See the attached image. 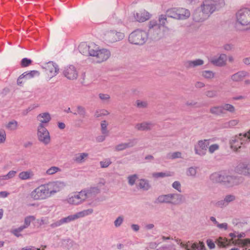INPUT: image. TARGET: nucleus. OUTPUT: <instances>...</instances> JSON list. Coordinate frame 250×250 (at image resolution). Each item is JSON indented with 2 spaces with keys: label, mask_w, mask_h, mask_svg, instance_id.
I'll list each match as a JSON object with an SVG mask.
<instances>
[{
  "label": "nucleus",
  "mask_w": 250,
  "mask_h": 250,
  "mask_svg": "<svg viewBox=\"0 0 250 250\" xmlns=\"http://www.w3.org/2000/svg\"><path fill=\"white\" fill-rule=\"evenodd\" d=\"M125 38L124 33L116 30H110L105 32L104 40L106 43H113L122 40Z\"/></svg>",
  "instance_id": "obj_10"
},
{
  "label": "nucleus",
  "mask_w": 250,
  "mask_h": 250,
  "mask_svg": "<svg viewBox=\"0 0 250 250\" xmlns=\"http://www.w3.org/2000/svg\"><path fill=\"white\" fill-rule=\"evenodd\" d=\"M185 200L184 196L181 194L169 193L159 196L156 199V202L176 206L182 204Z\"/></svg>",
  "instance_id": "obj_2"
},
{
  "label": "nucleus",
  "mask_w": 250,
  "mask_h": 250,
  "mask_svg": "<svg viewBox=\"0 0 250 250\" xmlns=\"http://www.w3.org/2000/svg\"><path fill=\"white\" fill-rule=\"evenodd\" d=\"M215 205L217 207L219 208H224L226 207L227 205V203H226L224 199L223 200H219L217 202H216L215 204Z\"/></svg>",
  "instance_id": "obj_63"
},
{
  "label": "nucleus",
  "mask_w": 250,
  "mask_h": 250,
  "mask_svg": "<svg viewBox=\"0 0 250 250\" xmlns=\"http://www.w3.org/2000/svg\"><path fill=\"white\" fill-rule=\"evenodd\" d=\"M43 68L45 69L46 73L51 77L56 76L59 72L58 65L53 62H49L44 64Z\"/></svg>",
  "instance_id": "obj_18"
},
{
  "label": "nucleus",
  "mask_w": 250,
  "mask_h": 250,
  "mask_svg": "<svg viewBox=\"0 0 250 250\" xmlns=\"http://www.w3.org/2000/svg\"><path fill=\"white\" fill-rule=\"evenodd\" d=\"M63 76L70 80H75L78 76V71L73 65H68L64 67L62 71Z\"/></svg>",
  "instance_id": "obj_15"
},
{
  "label": "nucleus",
  "mask_w": 250,
  "mask_h": 250,
  "mask_svg": "<svg viewBox=\"0 0 250 250\" xmlns=\"http://www.w3.org/2000/svg\"><path fill=\"white\" fill-rule=\"evenodd\" d=\"M216 243L220 247H226L230 244V240L223 237H219L217 240Z\"/></svg>",
  "instance_id": "obj_35"
},
{
  "label": "nucleus",
  "mask_w": 250,
  "mask_h": 250,
  "mask_svg": "<svg viewBox=\"0 0 250 250\" xmlns=\"http://www.w3.org/2000/svg\"><path fill=\"white\" fill-rule=\"evenodd\" d=\"M172 187L178 191L181 192V185L179 181L174 182L172 184Z\"/></svg>",
  "instance_id": "obj_61"
},
{
  "label": "nucleus",
  "mask_w": 250,
  "mask_h": 250,
  "mask_svg": "<svg viewBox=\"0 0 250 250\" xmlns=\"http://www.w3.org/2000/svg\"><path fill=\"white\" fill-rule=\"evenodd\" d=\"M202 76L206 79L210 80L214 78L215 73L210 70H204L202 72Z\"/></svg>",
  "instance_id": "obj_37"
},
{
  "label": "nucleus",
  "mask_w": 250,
  "mask_h": 250,
  "mask_svg": "<svg viewBox=\"0 0 250 250\" xmlns=\"http://www.w3.org/2000/svg\"><path fill=\"white\" fill-rule=\"evenodd\" d=\"M35 217L34 216H29L25 218L24 225L22 226L24 229L27 228L30 226V223L32 221L35 220Z\"/></svg>",
  "instance_id": "obj_43"
},
{
  "label": "nucleus",
  "mask_w": 250,
  "mask_h": 250,
  "mask_svg": "<svg viewBox=\"0 0 250 250\" xmlns=\"http://www.w3.org/2000/svg\"><path fill=\"white\" fill-rule=\"evenodd\" d=\"M18 125V122L16 121L13 120L9 122L6 125V127L8 129L14 131L17 129Z\"/></svg>",
  "instance_id": "obj_41"
},
{
  "label": "nucleus",
  "mask_w": 250,
  "mask_h": 250,
  "mask_svg": "<svg viewBox=\"0 0 250 250\" xmlns=\"http://www.w3.org/2000/svg\"><path fill=\"white\" fill-rule=\"evenodd\" d=\"M206 95L209 98H214L217 96V92L216 90H208L206 92Z\"/></svg>",
  "instance_id": "obj_59"
},
{
  "label": "nucleus",
  "mask_w": 250,
  "mask_h": 250,
  "mask_svg": "<svg viewBox=\"0 0 250 250\" xmlns=\"http://www.w3.org/2000/svg\"><path fill=\"white\" fill-rule=\"evenodd\" d=\"M167 15H161L159 16V22L158 23L160 25V27L161 26H164L165 24L167 22V20L166 17Z\"/></svg>",
  "instance_id": "obj_50"
},
{
  "label": "nucleus",
  "mask_w": 250,
  "mask_h": 250,
  "mask_svg": "<svg viewBox=\"0 0 250 250\" xmlns=\"http://www.w3.org/2000/svg\"><path fill=\"white\" fill-rule=\"evenodd\" d=\"M34 176V174L31 170L23 171L19 174V178L22 180L31 179Z\"/></svg>",
  "instance_id": "obj_31"
},
{
  "label": "nucleus",
  "mask_w": 250,
  "mask_h": 250,
  "mask_svg": "<svg viewBox=\"0 0 250 250\" xmlns=\"http://www.w3.org/2000/svg\"><path fill=\"white\" fill-rule=\"evenodd\" d=\"M227 56L225 54H221L218 57H214L211 59L210 62L213 65L222 67L226 64Z\"/></svg>",
  "instance_id": "obj_23"
},
{
  "label": "nucleus",
  "mask_w": 250,
  "mask_h": 250,
  "mask_svg": "<svg viewBox=\"0 0 250 250\" xmlns=\"http://www.w3.org/2000/svg\"><path fill=\"white\" fill-rule=\"evenodd\" d=\"M61 171V169L59 167L52 166L46 170L45 173L48 175H52Z\"/></svg>",
  "instance_id": "obj_40"
},
{
  "label": "nucleus",
  "mask_w": 250,
  "mask_h": 250,
  "mask_svg": "<svg viewBox=\"0 0 250 250\" xmlns=\"http://www.w3.org/2000/svg\"><path fill=\"white\" fill-rule=\"evenodd\" d=\"M154 126V124L151 122H143L135 125V128L139 131H147L151 129Z\"/></svg>",
  "instance_id": "obj_27"
},
{
  "label": "nucleus",
  "mask_w": 250,
  "mask_h": 250,
  "mask_svg": "<svg viewBox=\"0 0 250 250\" xmlns=\"http://www.w3.org/2000/svg\"><path fill=\"white\" fill-rule=\"evenodd\" d=\"M209 17V15L201 7L196 9L193 14V20L196 22H202Z\"/></svg>",
  "instance_id": "obj_20"
},
{
  "label": "nucleus",
  "mask_w": 250,
  "mask_h": 250,
  "mask_svg": "<svg viewBox=\"0 0 250 250\" xmlns=\"http://www.w3.org/2000/svg\"><path fill=\"white\" fill-rule=\"evenodd\" d=\"M250 142V129L246 133L239 134L232 137L230 141L231 148L235 151H239L242 147Z\"/></svg>",
  "instance_id": "obj_3"
},
{
  "label": "nucleus",
  "mask_w": 250,
  "mask_h": 250,
  "mask_svg": "<svg viewBox=\"0 0 250 250\" xmlns=\"http://www.w3.org/2000/svg\"><path fill=\"white\" fill-rule=\"evenodd\" d=\"M51 119L50 115L48 112L41 113L37 116V120L41 122L40 124L42 125L43 124L48 123L51 120Z\"/></svg>",
  "instance_id": "obj_32"
},
{
  "label": "nucleus",
  "mask_w": 250,
  "mask_h": 250,
  "mask_svg": "<svg viewBox=\"0 0 250 250\" xmlns=\"http://www.w3.org/2000/svg\"><path fill=\"white\" fill-rule=\"evenodd\" d=\"M82 191L86 200L87 198H92L95 197L100 193L101 190L98 187H91Z\"/></svg>",
  "instance_id": "obj_22"
},
{
  "label": "nucleus",
  "mask_w": 250,
  "mask_h": 250,
  "mask_svg": "<svg viewBox=\"0 0 250 250\" xmlns=\"http://www.w3.org/2000/svg\"><path fill=\"white\" fill-rule=\"evenodd\" d=\"M134 18L137 21L144 22L149 19L150 15L148 12L144 11L139 13H136L134 14Z\"/></svg>",
  "instance_id": "obj_28"
},
{
  "label": "nucleus",
  "mask_w": 250,
  "mask_h": 250,
  "mask_svg": "<svg viewBox=\"0 0 250 250\" xmlns=\"http://www.w3.org/2000/svg\"><path fill=\"white\" fill-rule=\"evenodd\" d=\"M238 120H231L228 122L224 123V127L226 128L231 127L236 125L238 124Z\"/></svg>",
  "instance_id": "obj_45"
},
{
  "label": "nucleus",
  "mask_w": 250,
  "mask_h": 250,
  "mask_svg": "<svg viewBox=\"0 0 250 250\" xmlns=\"http://www.w3.org/2000/svg\"><path fill=\"white\" fill-rule=\"evenodd\" d=\"M82 191H81L72 195L67 199L68 203L74 205L82 203L85 200V197Z\"/></svg>",
  "instance_id": "obj_19"
},
{
  "label": "nucleus",
  "mask_w": 250,
  "mask_h": 250,
  "mask_svg": "<svg viewBox=\"0 0 250 250\" xmlns=\"http://www.w3.org/2000/svg\"><path fill=\"white\" fill-rule=\"evenodd\" d=\"M108 124L105 120L102 121L101 125V131L103 135H108V131L107 130V126Z\"/></svg>",
  "instance_id": "obj_44"
},
{
  "label": "nucleus",
  "mask_w": 250,
  "mask_h": 250,
  "mask_svg": "<svg viewBox=\"0 0 250 250\" xmlns=\"http://www.w3.org/2000/svg\"><path fill=\"white\" fill-rule=\"evenodd\" d=\"M93 212V209L92 208H89L87 209L83 210V211L78 212L75 214L70 215L67 217L62 218L61 221L62 224L69 223L76 219L80 218L83 217L84 216L89 215Z\"/></svg>",
  "instance_id": "obj_11"
},
{
  "label": "nucleus",
  "mask_w": 250,
  "mask_h": 250,
  "mask_svg": "<svg viewBox=\"0 0 250 250\" xmlns=\"http://www.w3.org/2000/svg\"><path fill=\"white\" fill-rule=\"evenodd\" d=\"M50 196L51 195L47 184L39 186L34 189L30 193L31 198L34 200H45Z\"/></svg>",
  "instance_id": "obj_6"
},
{
  "label": "nucleus",
  "mask_w": 250,
  "mask_h": 250,
  "mask_svg": "<svg viewBox=\"0 0 250 250\" xmlns=\"http://www.w3.org/2000/svg\"><path fill=\"white\" fill-rule=\"evenodd\" d=\"M235 20L236 25L250 29V8L239 9L235 14Z\"/></svg>",
  "instance_id": "obj_4"
},
{
  "label": "nucleus",
  "mask_w": 250,
  "mask_h": 250,
  "mask_svg": "<svg viewBox=\"0 0 250 250\" xmlns=\"http://www.w3.org/2000/svg\"><path fill=\"white\" fill-rule=\"evenodd\" d=\"M209 139L201 140L198 141L194 146L195 153L201 156L206 154L207 148L209 145Z\"/></svg>",
  "instance_id": "obj_13"
},
{
  "label": "nucleus",
  "mask_w": 250,
  "mask_h": 250,
  "mask_svg": "<svg viewBox=\"0 0 250 250\" xmlns=\"http://www.w3.org/2000/svg\"><path fill=\"white\" fill-rule=\"evenodd\" d=\"M209 112L211 114L217 116L224 114L222 105L211 107L209 109Z\"/></svg>",
  "instance_id": "obj_34"
},
{
  "label": "nucleus",
  "mask_w": 250,
  "mask_h": 250,
  "mask_svg": "<svg viewBox=\"0 0 250 250\" xmlns=\"http://www.w3.org/2000/svg\"><path fill=\"white\" fill-rule=\"evenodd\" d=\"M152 176L153 177L158 178H163L165 177H168L171 176V174L169 172H155L152 174Z\"/></svg>",
  "instance_id": "obj_46"
},
{
  "label": "nucleus",
  "mask_w": 250,
  "mask_h": 250,
  "mask_svg": "<svg viewBox=\"0 0 250 250\" xmlns=\"http://www.w3.org/2000/svg\"><path fill=\"white\" fill-rule=\"evenodd\" d=\"M24 229V228L21 226L18 228L13 229L11 230V232L16 236L17 237H20L21 235L20 233Z\"/></svg>",
  "instance_id": "obj_51"
},
{
  "label": "nucleus",
  "mask_w": 250,
  "mask_h": 250,
  "mask_svg": "<svg viewBox=\"0 0 250 250\" xmlns=\"http://www.w3.org/2000/svg\"><path fill=\"white\" fill-rule=\"evenodd\" d=\"M40 73L37 70H33L30 72H25L21 75V78L31 79L36 75H39Z\"/></svg>",
  "instance_id": "obj_36"
},
{
  "label": "nucleus",
  "mask_w": 250,
  "mask_h": 250,
  "mask_svg": "<svg viewBox=\"0 0 250 250\" xmlns=\"http://www.w3.org/2000/svg\"><path fill=\"white\" fill-rule=\"evenodd\" d=\"M96 45L94 43H91L87 45L85 43H82L79 46V50L81 53L85 56H92L93 50H94Z\"/></svg>",
  "instance_id": "obj_21"
},
{
  "label": "nucleus",
  "mask_w": 250,
  "mask_h": 250,
  "mask_svg": "<svg viewBox=\"0 0 250 250\" xmlns=\"http://www.w3.org/2000/svg\"><path fill=\"white\" fill-rule=\"evenodd\" d=\"M197 173V167H190L187 171V175L188 176L195 177Z\"/></svg>",
  "instance_id": "obj_48"
},
{
  "label": "nucleus",
  "mask_w": 250,
  "mask_h": 250,
  "mask_svg": "<svg viewBox=\"0 0 250 250\" xmlns=\"http://www.w3.org/2000/svg\"><path fill=\"white\" fill-rule=\"evenodd\" d=\"M229 235L232 238L238 237L239 238L244 237L245 236V234L244 233H238L237 232H234L233 233H230Z\"/></svg>",
  "instance_id": "obj_62"
},
{
  "label": "nucleus",
  "mask_w": 250,
  "mask_h": 250,
  "mask_svg": "<svg viewBox=\"0 0 250 250\" xmlns=\"http://www.w3.org/2000/svg\"><path fill=\"white\" fill-rule=\"evenodd\" d=\"M235 245L238 244L242 247L250 245V239H238L233 242Z\"/></svg>",
  "instance_id": "obj_38"
},
{
  "label": "nucleus",
  "mask_w": 250,
  "mask_h": 250,
  "mask_svg": "<svg viewBox=\"0 0 250 250\" xmlns=\"http://www.w3.org/2000/svg\"><path fill=\"white\" fill-rule=\"evenodd\" d=\"M112 163L109 158H107L100 162L102 168L107 167Z\"/></svg>",
  "instance_id": "obj_53"
},
{
  "label": "nucleus",
  "mask_w": 250,
  "mask_h": 250,
  "mask_svg": "<svg viewBox=\"0 0 250 250\" xmlns=\"http://www.w3.org/2000/svg\"><path fill=\"white\" fill-rule=\"evenodd\" d=\"M92 56L95 58V61L97 63H101L108 60L111 55L110 51L105 48L99 49L96 45L94 50L91 52Z\"/></svg>",
  "instance_id": "obj_9"
},
{
  "label": "nucleus",
  "mask_w": 250,
  "mask_h": 250,
  "mask_svg": "<svg viewBox=\"0 0 250 250\" xmlns=\"http://www.w3.org/2000/svg\"><path fill=\"white\" fill-rule=\"evenodd\" d=\"M32 61L30 59L25 58L21 60V65L22 67H25L30 65Z\"/></svg>",
  "instance_id": "obj_54"
},
{
  "label": "nucleus",
  "mask_w": 250,
  "mask_h": 250,
  "mask_svg": "<svg viewBox=\"0 0 250 250\" xmlns=\"http://www.w3.org/2000/svg\"><path fill=\"white\" fill-rule=\"evenodd\" d=\"M77 113L74 112L73 114L74 115L79 114L80 116L83 118H84L86 116V110L84 107L82 106L79 105L77 107Z\"/></svg>",
  "instance_id": "obj_42"
},
{
  "label": "nucleus",
  "mask_w": 250,
  "mask_h": 250,
  "mask_svg": "<svg viewBox=\"0 0 250 250\" xmlns=\"http://www.w3.org/2000/svg\"><path fill=\"white\" fill-rule=\"evenodd\" d=\"M38 137L39 140L44 145H47L50 143L49 133L42 124H40L38 128Z\"/></svg>",
  "instance_id": "obj_14"
},
{
  "label": "nucleus",
  "mask_w": 250,
  "mask_h": 250,
  "mask_svg": "<svg viewBox=\"0 0 250 250\" xmlns=\"http://www.w3.org/2000/svg\"><path fill=\"white\" fill-rule=\"evenodd\" d=\"M181 153L180 152H175L172 153H168L167 155L168 159H174L181 157Z\"/></svg>",
  "instance_id": "obj_52"
},
{
  "label": "nucleus",
  "mask_w": 250,
  "mask_h": 250,
  "mask_svg": "<svg viewBox=\"0 0 250 250\" xmlns=\"http://www.w3.org/2000/svg\"><path fill=\"white\" fill-rule=\"evenodd\" d=\"M138 178V175L137 174H133L128 176L127 177L128 184L130 186L134 185Z\"/></svg>",
  "instance_id": "obj_47"
},
{
  "label": "nucleus",
  "mask_w": 250,
  "mask_h": 250,
  "mask_svg": "<svg viewBox=\"0 0 250 250\" xmlns=\"http://www.w3.org/2000/svg\"><path fill=\"white\" fill-rule=\"evenodd\" d=\"M219 148V146L218 144L211 145L208 147V151L210 153H213L215 151L218 150Z\"/></svg>",
  "instance_id": "obj_58"
},
{
  "label": "nucleus",
  "mask_w": 250,
  "mask_h": 250,
  "mask_svg": "<svg viewBox=\"0 0 250 250\" xmlns=\"http://www.w3.org/2000/svg\"><path fill=\"white\" fill-rule=\"evenodd\" d=\"M236 172L246 176H250V162L240 163L235 167Z\"/></svg>",
  "instance_id": "obj_17"
},
{
  "label": "nucleus",
  "mask_w": 250,
  "mask_h": 250,
  "mask_svg": "<svg viewBox=\"0 0 250 250\" xmlns=\"http://www.w3.org/2000/svg\"><path fill=\"white\" fill-rule=\"evenodd\" d=\"M210 178L213 182L222 183L227 187L238 185L241 182L240 177L222 172L212 174Z\"/></svg>",
  "instance_id": "obj_1"
},
{
  "label": "nucleus",
  "mask_w": 250,
  "mask_h": 250,
  "mask_svg": "<svg viewBox=\"0 0 250 250\" xmlns=\"http://www.w3.org/2000/svg\"><path fill=\"white\" fill-rule=\"evenodd\" d=\"M137 143L136 139L129 140L127 142L121 143L115 146L114 149L116 151H120L125 150L126 148L134 146Z\"/></svg>",
  "instance_id": "obj_24"
},
{
  "label": "nucleus",
  "mask_w": 250,
  "mask_h": 250,
  "mask_svg": "<svg viewBox=\"0 0 250 250\" xmlns=\"http://www.w3.org/2000/svg\"><path fill=\"white\" fill-rule=\"evenodd\" d=\"M99 97V98L104 103L109 102L110 99L109 95L107 94L100 93Z\"/></svg>",
  "instance_id": "obj_55"
},
{
  "label": "nucleus",
  "mask_w": 250,
  "mask_h": 250,
  "mask_svg": "<svg viewBox=\"0 0 250 250\" xmlns=\"http://www.w3.org/2000/svg\"><path fill=\"white\" fill-rule=\"evenodd\" d=\"M204 63V62L203 60L198 59L193 61H187L184 62V65L187 69H190L202 65Z\"/></svg>",
  "instance_id": "obj_26"
},
{
  "label": "nucleus",
  "mask_w": 250,
  "mask_h": 250,
  "mask_svg": "<svg viewBox=\"0 0 250 250\" xmlns=\"http://www.w3.org/2000/svg\"><path fill=\"white\" fill-rule=\"evenodd\" d=\"M249 76V72L245 70H241L231 75L230 79L233 82H240L242 81L245 77Z\"/></svg>",
  "instance_id": "obj_25"
},
{
  "label": "nucleus",
  "mask_w": 250,
  "mask_h": 250,
  "mask_svg": "<svg viewBox=\"0 0 250 250\" xmlns=\"http://www.w3.org/2000/svg\"><path fill=\"white\" fill-rule=\"evenodd\" d=\"M138 187L144 190H148L150 188V185L148 180L145 179L139 180Z\"/></svg>",
  "instance_id": "obj_33"
},
{
  "label": "nucleus",
  "mask_w": 250,
  "mask_h": 250,
  "mask_svg": "<svg viewBox=\"0 0 250 250\" xmlns=\"http://www.w3.org/2000/svg\"><path fill=\"white\" fill-rule=\"evenodd\" d=\"M182 247L184 248L186 250H203V246H199L198 243H192L188 242L186 244L182 242L180 243Z\"/></svg>",
  "instance_id": "obj_29"
},
{
  "label": "nucleus",
  "mask_w": 250,
  "mask_h": 250,
  "mask_svg": "<svg viewBox=\"0 0 250 250\" xmlns=\"http://www.w3.org/2000/svg\"><path fill=\"white\" fill-rule=\"evenodd\" d=\"M6 132L4 129H0V144L4 143L6 141Z\"/></svg>",
  "instance_id": "obj_57"
},
{
  "label": "nucleus",
  "mask_w": 250,
  "mask_h": 250,
  "mask_svg": "<svg viewBox=\"0 0 250 250\" xmlns=\"http://www.w3.org/2000/svg\"><path fill=\"white\" fill-rule=\"evenodd\" d=\"M166 15L177 20H185L189 17L190 13L188 10L183 8H173L167 11Z\"/></svg>",
  "instance_id": "obj_8"
},
{
  "label": "nucleus",
  "mask_w": 250,
  "mask_h": 250,
  "mask_svg": "<svg viewBox=\"0 0 250 250\" xmlns=\"http://www.w3.org/2000/svg\"><path fill=\"white\" fill-rule=\"evenodd\" d=\"M147 103L146 101L137 100L136 101L137 106L139 108H146L147 106Z\"/></svg>",
  "instance_id": "obj_60"
},
{
  "label": "nucleus",
  "mask_w": 250,
  "mask_h": 250,
  "mask_svg": "<svg viewBox=\"0 0 250 250\" xmlns=\"http://www.w3.org/2000/svg\"><path fill=\"white\" fill-rule=\"evenodd\" d=\"M62 221H61V220H58L53 223H52L50 226L51 228L52 229H54V228H57V227H59L60 226H61V225H62Z\"/></svg>",
  "instance_id": "obj_64"
},
{
  "label": "nucleus",
  "mask_w": 250,
  "mask_h": 250,
  "mask_svg": "<svg viewBox=\"0 0 250 250\" xmlns=\"http://www.w3.org/2000/svg\"><path fill=\"white\" fill-rule=\"evenodd\" d=\"M88 153L86 152L76 154L73 158V161L78 164L83 163L88 158Z\"/></svg>",
  "instance_id": "obj_30"
},
{
  "label": "nucleus",
  "mask_w": 250,
  "mask_h": 250,
  "mask_svg": "<svg viewBox=\"0 0 250 250\" xmlns=\"http://www.w3.org/2000/svg\"><path fill=\"white\" fill-rule=\"evenodd\" d=\"M225 4L224 0H204L201 8L210 16L215 11L224 7Z\"/></svg>",
  "instance_id": "obj_5"
},
{
  "label": "nucleus",
  "mask_w": 250,
  "mask_h": 250,
  "mask_svg": "<svg viewBox=\"0 0 250 250\" xmlns=\"http://www.w3.org/2000/svg\"><path fill=\"white\" fill-rule=\"evenodd\" d=\"M224 200L228 205L230 202L235 200V196L233 195H227L225 197Z\"/></svg>",
  "instance_id": "obj_56"
},
{
  "label": "nucleus",
  "mask_w": 250,
  "mask_h": 250,
  "mask_svg": "<svg viewBox=\"0 0 250 250\" xmlns=\"http://www.w3.org/2000/svg\"><path fill=\"white\" fill-rule=\"evenodd\" d=\"M124 220V217L122 215L118 216L114 222V225L116 228L121 226Z\"/></svg>",
  "instance_id": "obj_49"
},
{
  "label": "nucleus",
  "mask_w": 250,
  "mask_h": 250,
  "mask_svg": "<svg viewBox=\"0 0 250 250\" xmlns=\"http://www.w3.org/2000/svg\"><path fill=\"white\" fill-rule=\"evenodd\" d=\"M224 114L225 113V111H227L230 113H234L235 108L233 105L229 104H222Z\"/></svg>",
  "instance_id": "obj_39"
},
{
  "label": "nucleus",
  "mask_w": 250,
  "mask_h": 250,
  "mask_svg": "<svg viewBox=\"0 0 250 250\" xmlns=\"http://www.w3.org/2000/svg\"><path fill=\"white\" fill-rule=\"evenodd\" d=\"M148 38L147 33L143 30L137 29L133 31L129 36V42L137 45H143Z\"/></svg>",
  "instance_id": "obj_7"
},
{
  "label": "nucleus",
  "mask_w": 250,
  "mask_h": 250,
  "mask_svg": "<svg viewBox=\"0 0 250 250\" xmlns=\"http://www.w3.org/2000/svg\"><path fill=\"white\" fill-rule=\"evenodd\" d=\"M47 185L51 196L63 188L66 184L64 182L57 181L49 182L47 183Z\"/></svg>",
  "instance_id": "obj_16"
},
{
  "label": "nucleus",
  "mask_w": 250,
  "mask_h": 250,
  "mask_svg": "<svg viewBox=\"0 0 250 250\" xmlns=\"http://www.w3.org/2000/svg\"><path fill=\"white\" fill-rule=\"evenodd\" d=\"M148 36L153 40H157L159 39L161 36L160 25L158 24L156 21L152 20L149 23V30L148 32Z\"/></svg>",
  "instance_id": "obj_12"
}]
</instances>
